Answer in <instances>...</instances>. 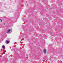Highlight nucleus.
Instances as JSON below:
<instances>
[{"mask_svg": "<svg viewBox=\"0 0 63 63\" xmlns=\"http://www.w3.org/2000/svg\"><path fill=\"white\" fill-rule=\"evenodd\" d=\"M12 32V29H8L6 32L8 34H10Z\"/></svg>", "mask_w": 63, "mask_h": 63, "instance_id": "nucleus-1", "label": "nucleus"}, {"mask_svg": "<svg viewBox=\"0 0 63 63\" xmlns=\"http://www.w3.org/2000/svg\"><path fill=\"white\" fill-rule=\"evenodd\" d=\"M45 54H46L47 53V51L45 49H44L43 50Z\"/></svg>", "mask_w": 63, "mask_h": 63, "instance_id": "nucleus-2", "label": "nucleus"}, {"mask_svg": "<svg viewBox=\"0 0 63 63\" xmlns=\"http://www.w3.org/2000/svg\"><path fill=\"white\" fill-rule=\"evenodd\" d=\"M5 48V46L3 45L2 46V48Z\"/></svg>", "mask_w": 63, "mask_h": 63, "instance_id": "nucleus-3", "label": "nucleus"}, {"mask_svg": "<svg viewBox=\"0 0 63 63\" xmlns=\"http://www.w3.org/2000/svg\"><path fill=\"white\" fill-rule=\"evenodd\" d=\"M7 44H9V41H6Z\"/></svg>", "mask_w": 63, "mask_h": 63, "instance_id": "nucleus-4", "label": "nucleus"}, {"mask_svg": "<svg viewBox=\"0 0 63 63\" xmlns=\"http://www.w3.org/2000/svg\"><path fill=\"white\" fill-rule=\"evenodd\" d=\"M0 20L1 21V22H2V20H1V19H0Z\"/></svg>", "mask_w": 63, "mask_h": 63, "instance_id": "nucleus-5", "label": "nucleus"}, {"mask_svg": "<svg viewBox=\"0 0 63 63\" xmlns=\"http://www.w3.org/2000/svg\"><path fill=\"white\" fill-rule=\"evenodd\" d=\"M49 60H51V59H50Z\"/></svg>", "mask_w": 63, "mask_h": 63, "instance_id": "nucleus-6", "label": "nucleus"}, {"mask_svg": "<svg viewBox=\"0 0 63 63\" xmlns=\"http://www.w3.org/2000/svg\"><path fill=\"white\" fill-rule=\"evenodd\" d=\"M4 24L5 25V24Z\"/></svg>", "mask_w": 63, "mask_h": 63, "instance_id": "nucleus-7", "label": "nucleus"}]
</instances>
